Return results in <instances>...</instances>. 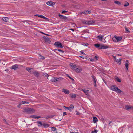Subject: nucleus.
I'll list each match as a JSON object with an SVG mask.
<instances>
[{
    "label": "nucleus",
    "instance_id": "obj_46",
    "mask_svg": "<svg viewBox=\"0 0 133 133\" xmlns=\"http://www.w3.org/2000/svg\"><path fill=\"white\" fill-rule=\"evenodd\" d=\"M86 32L89 33V32H88L87 30H83V33H86Z\"/></svg>",
    "mask_w": 133,
    "mask_h": 133
},
{
    "label": "nucleus",
    "instance_id": "obj_52",
    "mask_svg": "<svg viewBox=\"0 0 133 133\" xmlns=\"http://www.w3.org/2000/svg\"><path fill=\"white\" fill-rule=\"evenodd\" d=\"M67 12V11L65 10L63 11H62V13H64L65 12Z\"/></svg>",
    "mask_w": 133,
    "mask_h": 133
},
{
    "label": "nucleus",
    "instance_id": "obj_28",
    "mask_svg": "<svg viewBox=\"0 0 133 133\" xmlns=\"http://www.w3.org/2000/svg\"><path fill=\"white\" fill-rule=\"evenodd\" d=\"M94 46L96 48H98L100 46V45L99 44H95L94 45Z\"/></svg>",
    "mask_w": 133,
    "mask_h": 133
},
{
    "label": "nucleus",
    "instance_id": "obj_61",
    "mask_svg": "<svg viewBox=\"0 0 133 133\" xmlns=\"http://www.w3.org/2000/svg\"><path fill=\"white\" fill-rule=\"evenodd\" d=\"M79 57H81V58H83V59L84 58V57L80 56H79Z\"/></svg>",
    "mask_w": 133,
    "mask_h": 133
},
{
    "label": "nucleus",
    "instance_id": "obj_42",
    "mask_svg": "<svg viewBox=\"0 0 133 133\" xmlns=\"http://www.w3.org/2000/svg\"><path fill=\"white\" fill-rule=\"evenodd\" d=\"M70 79L72 80V81H74V79H73L69 75L67 74L66 75Z\"/></svg>",
    "mask_w": 133,
    "mask_h": 133
},
{
    "label": "nucleus",
    "instance_id": "obj_15",
    "mask_svg": "<svg viewBox=\"0 0 133 133\" xmlns=\"http://www.w3.org/2000/svg\"><path fill=\"white\" fill-rule=\"evenodd\" d=\"M70 66H71V68L72 69H73L74 70L75 69L76 67V65H73L72 63H70Z\"/></svg>",
    "mask_w": 133,
    "mask_h": 133
},
{
    "label": "nucleus",
    "instance_id": "obj_48",
    "mask_svg": "<svg viewBox=\"0 0 133 133\" xmlns=\"http://www.w3.org/2000/svg\"><path fill=\"white\" fill-rule=\"evenodd\" d=\"M112 57H113V58L115 59V61H116V56H113Z\"/></svg>",
    "mask_w": 133,
    "mask_h": 133
},
{
    "label": "nucleus",
    "instance_id": "obj_13",
    "mask_svg": "<svg viewBox=\"0 0 133 133\" xmlns=\"http://www.w3.org/2000/svg\"><path fill=\"white\" fill-rule=\"evenodd\" d=\"M18 67V65L17 64H15L12 66L11 68V69L14 70H16Z\"/></svg>",
    "mask_w": 133,
    "mask_h": 133
},
{
    "label": "nucleus",
    "instance_id": "obj_6",
    "mask_svg": "<svg viewBox=\"0 0 133 133\" xmlns=\"http://www.w3.org/2000/svg\"><path fill=\"white\" fill-rule=\"evenodd\" d=\"M43 37L45 39V42L49 43L51 42L50 38H49L48 37L46 36H43Z\"/></svg>",
    "mask_w": 133,
    "mask_h": 133
},
{
    "label": "nucleus",
    "instance_id": "obj_44",
    "mask_svg": "<svg viewBox=\"0 0 133 133\" xmlns=\"http://www.w3.org/2000/svg\"><path fill=\"white\" fill-rule=\"evenodd\" d=\"M35 119H39L41 117L40 116L36 115Z\"/></svg>",
    "mask_w": 133,
    "mask_h": 133
},
{
    "label": "nucleus",
    "instance_id": "obj_55",
    "mask_svg": "<svg viewBox=\"0 0 133 133\" xmlns=\"http://www.w3.org/2000/svg\"><path fill=\"white\" fill-rule=\"evenodd\" d=\"M80 52H81V53H82V54H83L84 55H86V54H85V53H84V52H83L82 51H80Z\"/></svg>",
    "mask_w": 133,
    "mask_h": 133
},
{
    "label": "nucleus",
    "instance_id": "obj_62",
    "mask_svg": "<svg viewBox=\"0 0 133 133\" xmlns=\"http://www.w3.org/2000/svg\"><path fill=\"white\" fill-rule=\"evenodd\" d=\"M90 60L92 61H93L94 60V59L91 58V59H90Z\"/></svg>",
    "mask_w": 133,
    "mask_h": 133
},
{
    "label": "nucleus",
    "instance_id": "obj_9",
    "mask_svg": "<svg viewBox=\"0 0 133 133\" xmlns=\"http://www.w3.org/2000/svg\"><path fill=\"white\" fill-rule=\"evenodd\" d=\"M82 69L81 68L76 67L74 71L77 73L80 72L82 71Z\"/></svg>",
    "mask_w": 133,
    "mask_h": 133
},
{
    "label": "nucleus",
    "instance_id": "obj_22",
    "mask_svg": "<svg viewBox=\"0 0 133 133\" xmlns=\"http://www.w3.org/2000/svg\"><path fill=\"white\" fill-rule=\"evenodd\" d=\"M93 121L94 123H95L97 121H98L97 118L96 117H93Z\"/></svg>",
    "mask_w": 133,
    "mask_h": 133
},
{
    "label": "nucleus",
    "instance_id": "obj_23",
    "mask_svg": "<svg viewBox=\"0 0 133 133\" xmlns=\"http://www.w3.org/2000/svg\"><path fill=\"white\" fill-rule=\"evenodd\" d=\"M2 19L5 22H7L8 21V18L7 17H3L2 18Z\"/></svg>",
    "mask_w": 133,
    "mask_h": 133
},
{
    "label": "nucleus",
    "instance_id": "obj_21",
    "mask_svg": "<svg viewBox=\"0 0 133 133\" xmlns=\"http://www.w3.org/2000/svg\"><path fill=\"white\" fill-rule=\"evenodd\" d=\"M91 12L90 11H88V10L85 11H84L83 12V13L85 14H90Z\"/></svg>",
    "mask_w": 133,
    "mask_h": 133
},
{
    "label": "nucleus",
    "instance_id": "obj_38",
    "mask_svg": "<svg viewBox=\"0 0 133 133\" xmlns=\"http://www.w3.org/2000/svg\"><path fill=\"white\" fill-rule=\"evenodd\" d=\"M115 79L118 82H121V80L118 77L115 78Z\"/></svg>",
    "mask_w": 133,
    "mask_h": 133
},
{
    "label": "nucleus",
    "instance_id": "obj_40",
    "mask_svg": "<svg viewBox=\"0 0 133 133\" xmlns=\"http://www.w3.org/2000/svg\"><path fill=\"white\" fill-rule=\"evenodd\" d=\"M74 106L72 104H71L69 107V109L71 108L72 109H73L74 108Z\"/></svg>",
    "mask_w": 133,
    "mask_h": 133
},
{
    "label": "nucleus",
    "instance_id": "obj_34",
    "mask_svg": "<svg viewBox=\"0 0 133 133\" xmlns=\"http://www.w3.org/2000/svg\"><path fill=\"white\" fill-rule=\"evenodd\" d=\"M125 4L124 5V6L125 7H126L129 5V3L127 2H125Z\"/></svg>",
    "mask_w": 133,
    "mask_h": 133
},
{
    "label": "nucleus",
    "instance_id": "obj_27",
    "mask_svg": "<svg viewBox=\"0 0 133 133\" xmlns=\"http://www.w3.org/2000/svg\"><path fill=\"white\" fill-rule=\"evenodd\" d=\"M82 23L84 24H85L86 25H88V21H86V20H83L82 21Z\"/></svg>",
    "mask_w": 133,
    "mask_h": 133
},
{
    "label": "nucleus",
    "instance_id": "obj_39",
    "mask_svg": "<svg viewBox=\"0 0 133 133\" xmlns=\"http://www.w3.org/2000/svg\"><path fill=\"white\" fill-rule=\"evenodd\" d=\"M98 132L97 130H96L94 129V131L91 132V133H97Z\"/></svg>",
    "mask_w": 133,
    "mask_h": 133
},
{
    "label": "nucleus",
    "instance_id": "obj_14",
    "mask_svg": "<svg viewBox=\"0 0 133 133\" xmlns=\"http://www.w3.org/2000/svg\"><path fill=\"white\" fill-rule=\"evenodd\" d=\"M109 48L108 46H105L104 45H101V47L99 48V49H105L108 48Z\"/></svg>",
    "mask_w": 133,
    "mask_h": 133
},
{
    "label": "nucleus",
    "instance_id": "obj_64",
    "mask_svg": "<svg viewBox=\"0 0 133 133\" xmlns=\"http://www.w3.org/2000/svg\"><path fill=\"white\" fill-rule=\"evenodd\" d=\"M26 103H25V104H28L29 103V102H27L26 101Z\"/></svg>",
    "mask_w": 133,
    "mask_h": 133
},
{
    "label": "nucleus",
    "instance_id": "obj_10",
    "mask_svg": "<svg viewBox=\"0 0 133 133\" xmlns=\"http://www.w3.org/2000/svg\"><path fill=\"white\" fill-rule=\"evenodd\" d=\"M95 21L93 20H90L88 21V25H92L95 23Z\"/></svg>",
    "mask_w": 133,
    "mask_h": 133
},
{
    "label": "nucleus",
    "instance_id": "obj_51",
    "mask_svg": "<svg viewBox=\"0 0 133 133\" xmlns=\"http://www.w3.org/2000/svg\"><path fill=\"white\" fill-rule=\"evenodd\" d=\"M64 107L65 108H66L67 109H68V110H70L69 108V107H65V106H64Z\"/></svg>",
    "mask_w": 133,
    "mask_h": 133
},
{
    "label": "nucleus",
    "instance_id": "obj_45",
    "mask_svg": "<svg viewBox=\"0 0 133 133\" xmlns=\"http://www.w3.org/2000/svg\"><path fill=\"white\" fill-rule=\"evenodd\" d=\"M3 121H4V122H5V123L7 125H9V124H8V122H7L6 121V120L5 119H3Z\"/></svg>",
    "mask_w": 133,
    "mask_h": 133
},
{
    "label": "nucleus",
    "instance_id": "obj_20",
    "mask_svg": "<svg viewBox=\"0 0 133 133\" xmlns=\"http://www.w3.org/2000/svg\"><path fill=\"white\" fill-rule=\"evenodd\" d=\"M42 126H43L45 128L49 127V125L48 124L45 123H43Z\"/></svg>",
    "mask_w": 133,
    "mask_h": 133
},
{
    "label": "nucleus",
    "instance_id": "obj_3",
    "mask_svg": "<svg viewBox=\"0 0 133 133\" xmlns=\"http://www.w3.org/2000/svg\"><path fill=\"white\" fill-rule=\"evenodd\" d=\"M54 45L56 47L61 48H63L62 44L59 42H55Z\"/></svg>",
    "mask_w": 133,
    "mask_h": 133
},
{
    "label": "nucleus",
    "instance_id": "obj_43",
    "mask_svg": "<svg viewBox=\"0 0 133 133\" xmlns=\"http://www.w3.org/2000/svg\"><path fill=\"white\" fill-rule=\"evenodd\" d=\"M39 17H40L41 18H43V19H45L46 18V17H45L44 16L42 15H40L39 16Z\"/></svg>",
    "mask_w": 133,
    "mask_h": 133
},
{
    "label": "nucleus",
    "instance_id": "obj_57",
    "mask_svg": "<svg viewBox=\"0 0 133 133\" xmlns=\"http://www.w3.org/2000/svg\"><path fill=\"white\" fill-rule=\"evenodd\" d=\"M88 45L89 44L88 43H86L84 45H85L86 46H88Z\"/></svg>",
    "mask_w": 133,
    "mask_h": 133
},
{
    "label": "nucleus",
    "instance_id": "obj_32",
    "mask_svg": "<svg viewBox=\"0 0 133 133\" xmlns=\"http://www.w3.org/2000/svg\"><path fill=\"white\" fill-rule=\"evenodd\" d=\"M43 76H44L46 77H47V78L48 79V77L49 76L46 73H44L43 74Z\"/></svg>",
    "mask_w": 133,
    "mask_h": 133
},
{
    "label": "nucleus",
    "instance_id": "obj_19",
    "mask_svg": "<svg viewBox=\"0 0 133 133\" xmlns=\"http://www.w3.org/2000/svg\"><path fill=\"white\" fill-rule=\"evenodd\" d=\"M33 74L37 77L39 76V74L37 71H35L34 72Z\"/></svg>",
    "mask_w": 133,
    "mask_h": 133
},
{
    "label": "nucleus",
    "instance_id": "obj_49",
    "mask_svg": "<svg viewBox=\"0 0 133 133\" xmlns=\"http://www.w3.org/2000/svg\"><path fill=\"white\" fill-rule=\"evenodd\" d=\"M67 115V113L66 112H64L63 114V116Z\"/></svg>",
    "mask_w": 133,
    "mask_h": 133
},
{
    "label": "nucleus",
    "instance_id": "obj_47",
    "mask_svg": "<svg viewBox=\"0 0 133 133\" xmlns=\"http://www.w3.org/2000/svg\"><path fill=\"white\" fill-rule=\"evenodd\" d=\"M40 56L41 57V59H45L44 57L42 56H41V55H40Z\"/></svg>",
    "mask_w": 133,
    "mask_h": 133
},
{
    "label": "nucleus",
    "instance_id": "obj_41",
    "mask_svg": "<svg viewBox=\"0 0 133 133\" xmlns=\"http://www.w3.org/2000/svg\"><path fill=\"white\" fill-rule=\"evenodd\" d=\"M125 31H126L127 32H129L130 31L129 29H128L127 28L125 27Z\"/></svg>",
    "mask_w": 133,
    "mask_h": 133
},
{
    "label": "nucleus",
    "instance_id": "obj_16",
    "mask_svg": "<svg viewBox=\"0 0 133 133\" xmlns=\"http://www.w3.org/2000/svg\"><path fill=\"white\" fill-rule=\"evenodd\" d=\"M80 90L82 91L87 95L88 96L89 95V94L88 93V91H89L88 90H86L85 89H81V90Z\"/></svg>",
    "mask_w": 133,
    "mask_h": 133
},
{
    "label": "nucleus",
    "instance_id": "obj_60",
    "mask_svg": "<svg viewBox=\"0 0 133 133\" xmlns=\"http://www.w3.org/2000/svg\"><path fill=\"white\" fill-rule=\"evenodd\" d=\"M79 113L78 112H77V113H76V115H79Z\"/></svg>",
    "mask_w": 133,
    "mask_h": 133
},
{
    "label": "nucleus",
    "instance_id": "obj_56",
    "mask_svg": "<svg viewBox=\"0 0 133 133\" xmlns=\"http://www.w3.org/2000/svg\"><path fill=\"white\" fill-rule=\"evenodd\" d=\"M21 105L20 104H19L17 106V107L18 108H20Z\"/></svg>",
    "mask_w": 133,
    "mask_h": 133
},
{
    "label": "nucleus",
    "instance_id": "obj_54",
    "mask_svg": "<svg viewBox=\"0 0 133 133\" xmlns=\"http://www.w3.org/2000/svg\"><path fill=\"white\" fill-rule=\"evenodd\" d=\"M40 16V15H39L38 14H36L35 15V16H38V17H39V16Z\"/></svg>",
    "mask_w": 133,
    "mask_h": 133
},
{
    "label": "nucleus",
    "instance_id": "obj_26",
    "mask_svg": "<svg viewBox=\"0 0 133 133\" xmlns=\"http://www.w3.org/2000/svg\"><path fill=\"white\" fill-rule=\"evenodd\" d=\"M121 60L122 59H116V61H115L116 62H117L118 63L119 65L121 64Z\"/></svg>",
    "mask_w": 133,
    "mask_h": 133
},
{
    "label": "nucleus",
    "instance_id": "obj_2",
    "mask_svg": "<svg viewBox=\"0 0 133 133\" xmlns=\"http://www.w3.org/2000/svg\"><path fill=\"white\" fill-rule=\"evenodd\" d=\"M63 79L62 77H54L51 80V81L52 82H60Z\"/></svg>",
    "mask_w": 133,
    "mask_h": 133
},
{
    "label": "nucleus",
    "instance_id": "obj_5",
    "mask_svg": "<svg viewBox=\"0 0 133 133\" xmlns=\"http://www.w3.org/2000/svg\"><path fill=\"white\" fill-rule=\"evenodd\" d=\"M59 16L61 19H64V20H65L66 21H69V19L65 16L60 14L59 15Z\"/></svg>",
    "mask_w": 133,
    "mask_h": 133
},
{
    "label": "nucleus",
    "instance_id": "obj_30",
    "mask_svg": "<svg viewBox=\"0 0 133 133\" xmlns=\"http://www.w3.org/2000/svg\"><path fill=\"white\" fill-rule=\"evenodd\" d=\"M57 50H58L60 52H62V53H64V52L63 51V50H61V49H55L54 50V51H56Z\"/></svg>",
    "mask_w": 133,
    "mask_h": 133
},
{
    "label": "nucleus",
    "instance_id": "obj_31",
    "mask_svg": "<svg viewBox=\"0 0 133 133\" xmlns=\"http://www.w3.org/2000/svg\"><path fill=\"white\" fill-rule=\"evenodd\" d=\"M25 103L26 102V101H22L19 102V104H20L22 105V104H25Z\"/></svg>",
    "mask_w": 133,
    "mask_h": 133
},
{
    "label": "nucleus",
    "instance_id": "obj_36",
    "mask_svg": "<svg viewBox=\"0 0 133 133\" xmlns=\"http://www.w3.org/2000/svg\"><path fill=\"white\" fill-rule=\"evenodd\" d=\"M71 97L72 98H75L76 97V95L75 94H73L71 95Z\"/></svg>",
    "mask_w": 133,
    "mask_h": 133
},
{
    "label": "nucleus",
    "instance_id": "obj_1",
    "mask_svg": "<svg viewBox=\"0 0 133 133\" xmlns=\"http://www.w3.org/2000/svg\"><path fill=\"white\" fill-rule=\"evenodd\" d=\"M110 89L117 93H122V94H124V93L119 88L116 86L113 85L111 87Z\"/></svg>",
    "mask_w": 133,
    "mask_h": 133
},
{
    "label": "nucleus",
    "instance_id": "obj_37",
    "mask_svg": "<svg viewBox=\"0 0 133 133\" xmlns=\"http://www.w3.org/2000/svg\"><path fill=\"white\" fill-rule=\"evenodd\" d=\"M52 130L53 131L56 130V129L55 127H53L51 128Z\"/></svg>",
    "mask_w": 133,
    "mask_h": 133
},
{
    "label": "nucleus",
    "instance_id": "obj_53",
    "mask_svg": "<svg viewBox=\"0 0 133 133\" xmlns=\"http://www.w3.org/2000/svg\"><path fill=\"white\" fill-rule=\"evenodd\" d=\"M94 58H95L96 60H97V57L96 56H95L94 57Z\"/></svg>",
    "mask_w": 133,
    "mask_h": 133
},
{
    "label": "nucleus",
    "instance_id": "obj_17",
    "mask_svg": "<svg viewBox=\"0 0 133 133\" xmlns=\"http://www.w3.org/2000/svg\"><path fill=\"white\" fill-rule=\"evenodd\" d=\"M103 35H102L101 36L98 35L97 37L96 38H98L100 41H102L103 39Z\"/></svg>",
    "mask_w": 133,
    "mask_h": 133
},
{
    "label": "nucleus",
    "instance_id": "obj_4",
    "mask_svg": "<svg viewBox=\"0 0 133 133\" xmlns=\"http://www.w3.org/2000/svg\"><path fill=\"white\" fill-rule=\"evenodd\" d=\"M25 112L28 113H32L35 112V110L32 108H28L26 110Z\"/></svg>",
    "mask_w": 133,
    "mask_h": 133
},
{
    "label": "nucleus",
    "instance_id": "obj_24",
    "mask_svg": "<svg viewBox=\"0 0 133 133\" xmlns=\"http://www.w3.org/2000/svg\"><path fill=\"white\" fill-rule=\"evenodd\" d=\"M37 123L38 124V126H41L42 125V123L41 122L39 121H38L37 122Z\"/></svg>",
    "mask_w": 133,
    "mask_h": 133
},
{
    "label": "nucleus",
    "instance_id": "obj_50",
    "mask_svg": "<svg viewBox=\"0 0 133 133\" xmlns=\"http://www.w3.org/2000/svg\"><path fill=\"white\" fill-rule=\"evenodd\" d=\"M113 123H112V122L111 121L109 123V125L110 124H111V126L112 125V124Z\"/></svg>",
    "mask_w": 133,
    "mask_h": 133
},
{
    "label": "nucleus",
    "instance_id": "obj_12",
    "mask_svg": "<svg viewBox=\"0 0 133 133\" xmlns=\"http://www.w3.org/2000/svg\"><path fill=\"white\" fill-rule=\"evenodd\" d=\"M62 91L67 94H68L69 93V90L66 89H63Z\"/></svg>",
    "mask_w": 133,
    "mask_h": 133
},
{
    "label": "nucleus",
    "instance_id": "obj_8",
    "mask_svg": "<svg viewBox=\"0 0 133 133\" xmlns=\"http://www.w3.org/2000/svg\"><path fill=\"white\" fill-rule=\"evenodd\" d=\"M46 4L47 5L49 6H52L55 4V3L51 1H48Z\"/></svg>",
    "mask_w": 133,
    "mask_h": 133
},
{
    "label": "nucleus",
    "instance_id": "obj_29",
    "mask_svg": "<svg viewBox=\"0 0 133 133\" xmlns=\"http://www.w3.org/2000/svg\"><path fill=\"white\" fill-rule=\"evenodd\" d=\"M32 68H30L29 67H27L26 68V69L28 72H30V71L31 69H32Z\"/></svg>",
    "mask_w": 133,
    "mask_h": 133
},
{
    "label": "nucleus",
    "instance_id": "obj_25",
    "mask_svg": "<svg viewBox=\"0 0 133 133\" xmlns=\"http://www.w3.org/2000/svg\"><path fill=\"white\" fill-rule=\"evenodd\" d=\"M91 77H92V78H93V81L94 82V83H96V77L93 75Z\"/></svg>",
    "mask_w": 133,
    "mask_h": 133
},
{
    "label": "nucleus",
    "instance_id": "obj_35",
    "mask_svg": "<svg viewBox=\"0 0 133 133\" xmlns=\"http://www.w3.org/2000/svg\"><path fill=\"white\" fill-rule=\"evenodd\" d=\"M114 3L116 4L119 5H120L121 4V3L119 1H115Z\"/></svg>",
    "mask_w": 133,
    "mask_h": 133
},
{
    "label": "nucleus",
    "instance_id": "obj_59",
    "mask_svg": "<svg viewBox=\"0 0 133 133\" xmlns=\"http://www.w3.org/2000/svg\"><path fill=\"white\" fill-rule=\"evenodd\" d=\"M94 86L95 87H96V83H94Z\"/></svg>",
    "mask_w": 133,
    "mask_h": 133
},
{
    "label": "nucleus",
    "instance_id": "obj_18",
    "mask_svg": "<svg viewBox=\"0 0 133 133\" xmlns=\"http://www.w3.org/2000/svg\"><path fill=\"white\" fill-rule=\"evenodd\" d=\"M116 39L117 40V42H119L121 40L122 38L121 37H115Z\"/></svg>",
    "mask_w": 133,
    "mask_h": 133
},
{
    "label": "nucleus",
    "instance_id": "obj_11",
    "mask_svg": "<svg viewBox=\"0 0 133 133\" xmlns=\"http://www.w3.org/2000/svg\"><path fill=\"white\" fill-rule=\"evenodd\" d=\"M125 109L127 110H128L129 109H131L133 110V107H132L127 105L125 106Z\"/></svg>",
    "mask_w": 133,
    "mask_h": 133
},
{
    "label": "nucleus",
    "instance_id": "obj_7",
    "mask_svg": "<svg viewBox=\"0 0 133 133\" xmlns=\"http://www.w3.org/2000/svg\"><path fill=\"white\" fill-rule=\"evenodd\" d=\"M129 61L128 60H126V62L125 64V65L126 67V70H127L128 71V66L129 64Z\"/></svg>",
    "mask_w": 133,
    "mask_h": 133
},
{
    "label": "nucleus",
    "instance_id": "obj_63",
    "mask_svg": "<svg viewBox=\"0 0 133 133\" xmlns=\"http://www.w3.org/2000/svg\"><path fill=\"white\" fill-rule=\"evenodd\" d=\"M70 133H77V132L75 133L73 132H70Z\"/></svg>",
    "mask_w": 133,
    "mask_h": 133
},
{
    "label": "nucleus",
    "instance_id": "obj_58",
    "mask_svg": "<svg viewBox=\"0 0 133 133\" xmlns=\"http://www.w3.org/2000/svg\"><path fill=\"white\" fill-rule=\"evenodd\" d=\"M35 116H36V115H33L32 116V117L35 118V117H36Z\"/></svg>",
    "mask_w": 133,
    "mask_h": 133
},
{
    "label": "nucleus",
    "instance_id": "obj_33",
    "mask_svg": "<svg viewBox=\"0 0 133 133\" xmlns=\"http://www.w3.org/2000/svg\"><path fill=\"white\" fill-rule=\"evenodd\" d=\"M28 21L31 22V23L30 24H31V25H35V23H34V22H32L31 21L28 20Z\"/></svg>",
    "mask_w": 133,
    "mask_h": 133
}]
</instances>
